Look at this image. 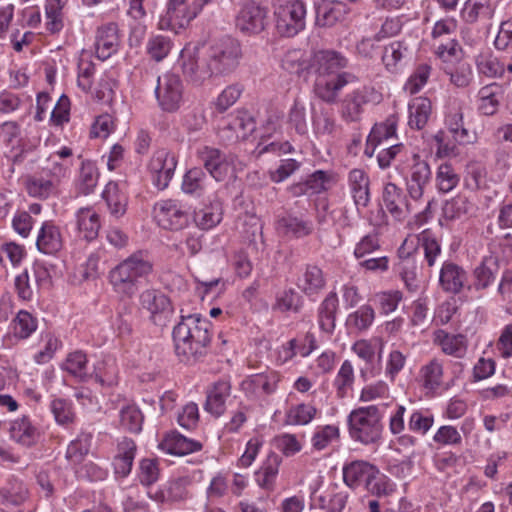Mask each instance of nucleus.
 Returning a JSON list of instances; mask_svg holds the SVG:
<instances>
[{
	"label": "nucleus",
	"instance_id": "f257e3e1",
	"mask_svg": "<svg viewBox=\"0 0 512 512\" xmlns=\"http://www.w3.org/2000/svg\"><path fill=\"white\" fill-rule=\"evenodd\" d=\"M211 329L212 323L200 314L181 316L172 331L178 359L192 364L203 358L211 343Z\"/></svg>",
	"mask_w": 512,
	"mask_h": 512
},
{
	"label": "nucleus",
	"instance_id": "f03ea898",
	"mask_svg": "<svg viewBox=\"0 0 512 512\" xmlns=\"http://www.w3.org/2000/svg\"><path fill=\"white\" fill-rule=\"evenodd\" d=\"M153 267L148 253L138 250L113 267L108 280L116 294L131 298L137 293L140 280L148 277Z\"/></svg>",
	"mask_w": 512,
	"mask_h": 512
},
{
	"label": "nucleus",
	"instance_id": "7ed1b4c3",
	"mask_svg": "<svg viewBox=\"0 0 512 512\" xmlns=\"http://www.w3.org/2000/svg\"><path fill=\"white\" fill-rule=\"evenodd\" d=\"M382 418L377 405L353 409L347 416L350 438L363 445L379 443L383 433Z\"/></svg>",
	"mask_w": 512,
	"mask_h": 512
},
{
	"label": "nucleus",
	"instance_id": "20e7f679",
	"mask_svg": "<svg viewBox=\"0 0 512 512\" xmlns=\"http://www.w3.org/2000/svg\"><path fill=\"white\" fill-rule=\"evenodd\" d=\"M215 77L232 74L239 66L242 48L238 40L226 36L205 47Z\"/></svg>",
	"mask_w": 512,
	"mask_h": 512
},
{
	"label": "nucleus",
	"instance_id": "39448f33",
	"mask_svg": "<svg viewBox=\"0 0 512 512\" xmlns=\"http://www.w3.org/2000/svg\"><path fill=\"white\" fill-rule=\"evenodd\" d=\"M275 25L284 37H293L305 28L306 6L301 0H276Z\"/></svg>",
	"mask_w": 512,
	"mask_h": 512
},
{
	"label": "nucleus",
	"instance_id": "423d86ee",
	"mask_svg": "<svg viewBox=\"0 0 512 512\" xmlns=\"http://www.w3.org/2000/svg\"><path fill=\"white\" fill-rule=\"evenodd\" d=\"M180 64L183 75L193 85L200 86L215 77L205 48L186 46L181 51Z\"/></svg>",
	"mask_w": 512,
	"mask_h": 512
},
{
	"label": "nucleus",
	"instance_id": "0eeeda50",
	"mask_svg": "<svg viewBox=\"0 0 512 512\" xmlns=\"http://www.w3.org/2000/svg\"><path fill=\"white\" fill-rule=\"evenodd\" d=\"M155 98L159 108L167 113L179 110L184 98V85L179 75L166 72L157 78Z\"/></svg>",
	"mask_w": 512,
	"mask_h": 512
},
{
	"label": "nucleus",
	"instance_id": "6e6552de",
	"mask_svg": "<svg viewBox=\"0 0 512 512\" xmlns=\"http://www.w3.org/2000/svg\"><path fill=\"white\" fill-rule=\"evenodd\" d=\"M206 0H168L165 16L160 20L161 28L177 32L185 28L202 11Z\"/></svg>",
	"mask_w": 512,
	"mask_h": 512
},
{
	"label": "nucleus",
	"instance_id": "1a4fd4ad",
	"mask_svg": "<svg viewBox=\"0 0 512 512\" xmlns=\"http://www.w3.org/2000/svg\"><path fill=\"white\" fill-rule=\"evenodd\" d=\"M153 213L157 223L168 230H181L187 227L190 222V214L187 208L172 199L155 203Z\"/></svg>",
	"mask_w": 512,
	"mask_h": 512
},
{
	"label": "nucleus",
	"instance_id": "9d476101",
	"mask_svg": "<svg viewBox=\"0 0 512 512\" xmlns=\"http://www.w3.org/2000/svg\"><path fill=\"white\" fill-rule=\"evenodd\" d=\"M375 90L370 86H362L345 94L340 101L339 115L346 123L361 120L365 106L374 99Z\"/></svg>",
	"mask_w": 512,
	"mask_h": 512
},
{
	"label": "nucleus",
	"instance_id": "9b49d317",
	"mask_svg": "<svg viewBox=\"0 0 512 512\" xmlns=\"http://www.w3.org/2000/svg\"><path fill=\"white\" fill-rule=\"evenodd\" d=\"M177 162L175 154L167 149H159L153 153L148 164V171L153 185L158 190L168 187L174 176Z\"/></svg>",
	"mask_w": 512,
	"mask_h": 512
},
{
	"label": "nucleus",
	"instance_id": "f8f14e48",
	"mask_svg": "<svg viewBox=\"0 0 512 512\" xmlns=\"http://www.w3.org/2000/svg\"><path fill=\"white\" fill-rule=\"evenodd\" d=\"M358 81L356 75L350 72H341L339 75L316 76L314 93L327 104H335L338 101L340 91L348 84Z\"/></svg>",
	"mask_w": 512,
	"mask_h": 512
},
{
	"label": "nucleus",
	"instance_id": "ddd939ff",
	"mask_svg": "<svg viewBox=\"0 0 512 512\" xmlns=\"http://www.w3.org/2000/svg\"><path fill=\"white\" fill-rule=\"evenodd\" d=\"M235 24L242 33L259 34L267 25V10L254 1H247L240 7Z\"/></svg>",
	"mask_w": 512,
	"mask_h": 512
},
{
	"label": "nucleus",
	"instance_id": "4468645a",
	"mask_svg": "<svg viewBox=\"0 0 512 512\" xmlns=\"http://www.w3.org/2000/svg\"><path fill=\"white\" fill-rule=\"evenodd\" d=\"M197 157L216 181L225 180L233 170L232 158L218 148L203 146L197 150Z\"/></svg>",
	"mask_w": 512,
	"mask_h": 512
},
{
	"label": "nucleus",
	"instance_id": "2eb2a0df",
	"mask_svg": "<svg viewBox=\"0 0 512 512\" xmlns=\"http://www.w3.org/2000/svg\"><path fill=\"white\" fill-rule=\"evenodd\" d=\"M431 180L429 164L418 155H413L412 163L406 176V190L412 200H420Z\"/></svg>",
	"mask_w": 512,
	"mask_h": 512
},
{
	"label": "nucleus",
	"instance_id": "dca6fc26",
	"mask_svg": "<svg viewBox=\"0 0 512 512\" xmlns=\"http://www.w3.org/2000/svg\"><path fill=\"white\" fill-rule=\"evenodd\" d=\"M73 166V150L63 146L45 159L40 170L59 184L70 176Z\"/></svg>",
	"mask_w": 512,
	"mask_h": 512
},
{
	"label": "nucleus",
	"instance_id": "f3484780",
	"mask_svg": "<svg viewBox=\"0 0 512 512\" xmlns=\"http://www.w3.org/2000/svg\"><path fill=\"white\" fill-rule=\"evenodd\" d=\"M280 375L275 371L253 374L241 383V389L248 397L260 398L273 394L278 387Z\"/></svg>",
	"mask_w": 512,
	"mask_h": 512
},
{
	"label": "nucleus",
	"instance_id": "a211bd4d",
	"mask_svg": "<svg viewBox=\"0 0 512 512\" xmlns=\"http://www.w3.org/2000/svg\"><path fill=\"white\" fill-rule=\"evenodd\" d=\"M94 47L97 58L102 61L116 54L120 47L118 25L110 22L98 27L95 33Z\"/></svg>",
	"mask_w": 512,
	"mask_h": 512
},
{
	"label": "nucleus",
	"instance_id": "6ab92c4d",
	"mask_svg": "<svg viewBox=\"0 0 512 512\" xmlns=\"http://www.w3.org/2000/svg\"><path fill=\"white\" fill-rule=\"evenodd\" d=\"M468 284V273L460 265L447 260L439 272V286L445 293L459 294Z\"/></svg>",
	"mask_w": 512,
	"mask_h": 512
},
{
	"label": "nucleus",
	"instance_id": "aec40b11",
	"mask_svg": "<svg viewBox=\"0 0 512 512\" xmlns=\"http://www.w3.org/2000/svg\"><path fill=\"white\" fill-rule=\"evenodd\" d=\"M382 199L387 211L397 221H404L413 211L402 189L394 183L385 184Z\"/></svg>",
	"mask_w": 512,
	"mask_h": 512
},
{
	"label": "nucleus",
	"instance_id": "412c9836",
	"mask_svg": "<svg viewBox=\"0 0 512 512\" xmlns=\"http://www.w3.org/2000/svg\"><path fill=\"white\" fill-rule=\"evenodd\" d=\"M348 59L335 50H319L313 54L311 67L316 76L339 75L341 69L346 68Z\"/></svg>",
	"mask_w": 512,
	"mask_h": 512
},
{
	"label": "nucleus",
	"instance_id": "4be33fe9",
	"mask_svg": "<svg viewBox=\"0 0 512 512\" xmlns=\"http://www.w3.org/2000/svg\"><path fill=\"white\" fill-rule=\"evenodd\" d=\"M256 129L252 115L247 111H238L221 129V137L227 141L245 140Z\"/></svg>",
	"mask_w": 512,
	"mask_h": 512
},
{
	"label": "nucleus",
	"instance_id": "5701e85b",
	"mask_svg": "<svg viewBox=\"0 0 512 512\" xmlns=\"http://www.w3.org/2000/svg\"><path fill=\"white\" fill-rule=\"evenodd\" d=\"M159 449L169 455L184 456L202 450L200 441L187 438L177 431L167 433L158 445Z\"/></svg>",
	"mask_w": 512,
	"mask_h": 512
},
{
	"label": "nucleus",
	"instance_id": "b1692460",
	"mask_svg": "<svg viewBox=\"0 0 512 512\" xmlns=\"http://www.w3.org/2000/svg\"><path fill=\"white\" fill-rule=\"evenodd\" d=\"M348 188L356 209L368 206L370 202V179L367 173L358 168L349 171L347 176Z\"/></svg>",
	"mask_w": 512,
	"mask_h": 512
},
{
	"label": "nucleus",
	"instance_id": "393cba45",
	"mask_svg": "<svg viewBox=\"0 0 512 512\" xmlns=\"http://www.w3.org/2000/svg\"><path fill=\"white\" fill-rule=\"evenodd\" d=\"M344 483L355 489L364 484L366 487L373 474L378 473V468L364 460H355L343 466Z\"/></svg>",
	"mask_w": 512,
	"mask_h": 512
},
{
	"label": "nucleus",
	"instance_id": "a878e982",
	"mask_svg": "<svg viewBox=\"0 0 512 512\" xmlns=\"http://www.w3.org/2000/svg\"><path fill=\"white\" fill-rule=\"evenodd\" d=\"M9 436L23 447H32L38 442L40 432L30 418L24 415L10 422Z\"/></svg>",
	"mask_w": 512,
	"mask_h": 512
},
{
	"label": "nucleus",
	"instance_id": "bb28decb",
	"mask_svg": "<svg viewBox=\"0 0 512 512\" xmlns=\"http://www.w3.org/2000/svg\"><path fill=\"white\" fill-rule=\"evenodd\" d=\"M230 394L231 384L229 381L215 382L206 392L204 410L215 417H220L226 410V400Z\"/></svg>",
	"mask_w": 512,
	"mask_h": 512
},
{
	"label": "nucleus",
	"instance_id": "cd10ccee",
	"mask_svg": "<svg viewBox=\"0 0 512 512\" xmlns=\"http://www.w3.org/2000/svg\"><path fill=\"white\" fill-rule=\"evenodd\" d=\"M140 305L150 313V318L156 322L157 318L166 316L172 311L170 299L160 290L146 289L140 294Z\"/></svg>",
	"mask_w": 512,
	"mask_h": 512
},
{
	"label": "nucleus",
	"instance_id": "c85d7f7f",
	"mask_svg": "<svg viewBox=\"0 0 512 512\" xmlns=\"http://www.w3.org/2000/svg\"><path fill=\"white\" fill-rule=\"evenodd\" d=\"M136 450V443L132 439L123 437L118 441L117 452L113 459L116 477L125 478L131 473Z\"/></svg>",
	"mask_w": 512,
	"mask_h": 512
},
{
	"label": "nucleus",
	"instance_id": "c756f323",
	"mask_svg": "<svg viewBox=\"0 0 512 512\" xmlns=\"http://www.w3.org/2000/svg\"><path fill=\"white\" fill-rule=\"evenodd\" d=\"M63 239L60 229L52 221L42 223L36 239V247L39 252L46 255H54L62 249Z\"/></svg>",
	"mask_w": 512,
	"mask_h": 512
},
{
	"label": "nucleus",
	"instance_id": "7c9ffc66",
	"mask_svg": "<svg viewBox=\"0 0 512 512\" xmlns=\"http://www.w3.org/2000/svg\"><path fill=\"white\" fill-rule=\"evenodd\" d=\"M188 484L189 480L185 477L173 479L168 481L155 492H148V496L159 503L180 502L185 500L188 496Z\"/></svg>",
	"mask_w": 512,
	"mask_h": 512
},
{
	"label": "nucleus",
	"instance_id": "2f4dec72",
	"mask_svg": "<svg viewBox=\"0 0 512 512\" xmlns=\"http://www.w3.org/2000/svg\"><path fill=\"white\" fill-rule=\"evenodd\" d=\"M296 285L308 297L317 296L326 285L322 269L316 265H306L298 276Z\"/></svg>",
	"mask_w": 512,
	"mask_h": 512
},
{
	"label": "nucleus",
	"instance_id": "473e14b6",
	"mask_svg": "<svg viewBox=\"0 0 512 512\" xmlns=\"http://www.w3.org/2000/svg\"><path fill=\"white\" fill-rule=\"evenodd\" d=\"M281 464L282 457L275 452H270L254 474L257 485L264 490L273 491Z\"/></svg>",
	"mask_w": 512,
	"mask_h": 512
},
{
	"label": "nucleus",
	"instance_id": "72a5a7b5",
	"mask_svg": "<svg viewBox=\"0 0 512 512\" xmlns=\"http://www.w3.org/2000/svg\"><path fill=\"white\" fill-rule=\"evenodd\" d=\"M496 4L492 0H466L461 16L467 23H489L494 17Z\"/></svg>",
	"mask_w": 512,
	"mask_h": 512
},
{
	"label": "nucleus",
	"instance_id": "f704fd0d",
	"mask_svg": "<svg viewBox=\"0 0 512 512\" xmlns=\"http://www.w3.org/2000/svg\"><path fill=\"white\" fill-rule=\"evenodd\" d=\"M463 116V109L458 103H452L445 116V126L453 140L459 144L471 142L469 131L464 127Z\"/></svg>",
	"mask_w": 512,
	"mask_h": 512
},
{
	"label": "nucleus",
	"instance_id": "c9c22d12",
	"mask_svg": "<svg viewBox=\"0 0 512 512\" xmlns=\"http://www.w3.org/2000/svg\"><path fill=\"white\" fill-rule=\"evenodd\" d=\"M93 378L96 383L102 387H113L119 381V368L115 358L106 356L97 361L93 366V372L90 379Z\"/></svg>",
	"mask_w": 512,
	"mask_h": 512
},
{
	"label": "nucleus",
	"instance_id": "e433bc0d",
	"mask_svg": "<svg viewBox=\"0 0 512 512\" xmlns=\"http://www.w3.org/2000/svg\"><path fill=\"white\" fill-rule=\"evenodd\" d=\"M433 342L446 355L461 358L466 353L465 337L461 334H450L443 329H438L433 334Z\"/></svg>",
	"mask_w": 512,
	"mask_h": 512
},
{
	"label": "nucleus",
	"instance_id": "4c0bfd02",
	"mask_svg": "<svg viewBox=\"0 0 512 512\" xmlns=\"http://www.w3.org/2000/svg\"><path fill=\"white\" fill-rule=\"evenodd\" d=\"M443 375V362L435 357L420 367L418 381L424 390L434 392L442 385Z\"/></svg>",
	"mask_w": 512,
	"mask_h": 512
},
{
	"label": "nucleus",
	"instance_id": "58836bf2",
	"mask_svg": "<svg viewBox=\"0 0 512 512\" xmlns=\"http://www.w3.org/2000/svg\"><path fill=\"white\" fill-rule=\"evenodd\" d=\"M58 185L52 178L44 175L41 170L25 179V189L28 195L41 200L48 199L55 194Z\"/></svg>",
	"mask_w": 512,
	"mask_h": 512
},
{
	"label": "nucleus",
	"instance_id": "ea45409f",
	"mask_svg": "<svg viewBox=\"0 0 512 512\" xmlns=\"http://www.w3.org/2000/svg\"><path fill=\"white\" fill-rule=\"evenodd\" d=\"M277 232L286 237L300 238L309 235L313 230L311 221L294 215H285L276 222Z\"/></svg>",
	"mask_w": 512,
	"mask_h": 512
},
{
	"label": "nucleus",
	"instance_id": "a19ab883",
	"mask_svg": "<svg viewBox=\"0 0 512 512\" xmlns=\"http://www.w3.org/2000/svg\"><path fill=\"white\" fill-rule=\"evenodd\" d=\"M406 407L402 404H397L389 417V431L392 435L397 437V444L403 448L414 447L418 440L411 434L404 433L405 430V416Z\"/></svg>",
	"mask_w": 512,
	"mask_h": 512
},
{
	"label": "nucleus",
	"instance_id": "79ce46f5",
	"mask_svg": "<svg viewBox=\"0 0 512 512\" xmlns=\"http://www.w3.org/2000/svg\"><path fill=\"white\" fill-rule=\"evenodd\" d=\"M417 248L423 252L424 262L431 268L435 266L442 254V247L437 235L425 229L417 235Z\"/></svg>",
	"mask_w": 512,
	"mask_h": 512
},
{
	"label": "nucleus",
	"instance_id": "37998d69",
	"mask_svg": "<svg viewBox=\"0 0 512 512\" xmlns=\"http://www.w3.org/2000/svg\"><path fill=\"white\" fill-rule=\"evenodd\" d=\"M408 125L412 129H423L432 113L431 101L426 97H415L408 104Z\"/></svg>",
	"mask_w": 512,
	"mask_h": 512
},
{
	"label": "nucleus",
	"instance_id": "c03bdc74",
	"mask_svg": "<svg viewBox=\"0 0 512 512\" xmlns=\"http://www.w3.org/2000/svg\"><path fill=\"white\" fill-rule=\"evenodd\" d=\"M338 307L339 302L335 292H330L320 303L317 311V319L322 331L328 334L334 331Z\"/></svg>",
	"mask_w": 512,
	"mask_h": 512
},
{
	"label": "nucleus",
	"instance_id": "a18cd8bd",
	"mask_svg": "<svg viewBox=\"0 0 512 512\" xmlns=\"http://www.w3.org/2000/svg\"><path fill=\"white\" fill-rule=\"evenodd\" d=\"M76 223L79 234L87 241L98 236L101 224L98 213L92 208H80L76 213Z\"/></svg>",
	"mask_w": 512,
	"mask_h": 512
},
{
	"label": "nucleus",
	"instance_id": "49530a36",
	"mask_svg": "<svg viewBox=\"0 0 512 512\" xmlns=\"http://www.w3.org/2000/svg\"><path fill=\"white\" fill-rule=\"evenodd\" d=\"M60 367L80 382H87L90 379L88 358L82 350H76L67 354Z\"/></svg>",
	"mask_w": 512,
	"mask_h": 512
},
{
	"label": "nucleus",
	"instance_id": "de8ad7c7",
	"mask_svg": "<svg viewBox=\"0 0 512 512\" xmlns=\"http://www.w3.org/2000/svg\"><path fill=\"white\" fill-rule=\"evenodd\" d=\"M102 197L112 216L119 218L125 214L128 198L118 183L109 182L102 192Z\"/></svg>",
	"mask_w": 512,
	"mask_h": 512
},
{
	"label": "nucleus",
	"instance_id": "09e8293b",
	"mask_svg": "<svg viewBox=\"0 0 512 512\" xmlns=\"http://www.w3.org/2000/svg\"><path fill=\"white\" fill-rule=\"evenodd\" d=\"M347 13L348 9L342 2L323 3L316 9V24L322 27H332L341 21Z\"/></svg>",
	"mask_w": 512,
	"mask_h": 512
},
{
	"label": "nucleus",
	"instance_id": "8fccbe9b",
	"mask_svg": "<svg viewBox=\"0 0 512 512\" xmlns=\"http://www.w3.org/2000/svg\"><path fill=\"white\" fill-rule=\"evenodd\" d=\"M497 258L495 256H486L482 262L474 269L473 287L475 290H484L488 288L495 280V275L499 269Z\"/></svg>",
	"mask_w": 512,
	"mask_h": 512
},
{
	"label": "nucleus",
	"instance_id": "3c124183",
	"mask_svg": "<svg viewBox=\"0 0 512 512\" xmlns=\"http://www.w3.org/2000/svg\"><path fill=\"white\" fill-rule=\"evenodd\" d=\"M29 492L25 484L15 478L0 486V503L3 505L20 506L28 499Z\"/></svg>",
	"mask_w": 512,
	"mask_h": 512
},
{
	"label": "nucleus",
	"instance_id": "603ef678",
	"mask_svg": "<svg viewBox=\"0 0 512 512\" xmlns=\"http://www.w3.org/2000/svg\"><path fill=\"white\" fill-rule=\"evenodd\" d=\"M475 64L479 74L489 78L501 77L505 72V65L489 50L480 52L475 57Z\"/></svg>",
	"mask_w": 512,
	"mask_h": 512
},
{
	"label": "nucleus",
	"instance_id": "864d4df0",
	"mask_svg": "<svg viewBox=\"0 0 512 512\" xmlns=\"http://www.w3.org/2000/svg\"><path fill=\"white\" fill-rule=\"evenodd\" d=\"M318 414V409L310 403L292 405L285 413V424L305 426L311 423Z\"/></svg>",
	"mask_w": 512,
	"mask_h": 512
},
{
	"label": "nucleus",
	"instance_id": "5fc2aeb1",
	"mask_svg": "<svg viewBox=\"0 0 512 512\" xmlns=\"http://www.w3.org/2000/svg\"><path fill=\"white\" fill-rule=\"evenodd\" d=\"M99 180V171L96 164L90 160L81 163L77 177V189L83 195L94 192Z\"/></svg>",
	"mask_w": 512,
	"mask_h": 512
},
{
	"label": "nucleus",
	"instance_id": "6e6d98bb",
	"mask_svg": "<svg viewBox=\"0 0 512 512\" xmlns=\"http://www.w3.org/2000/svg\"><path fill=\"white\" fill-rule=\"evenodd\" d=\"M340 439V428L335 424L317 426L311 436V446L315 451H322L338 442Z\"/></svg>",
	"mask_w": 512,
	"mask_h": 512
},
{
	"label": "nucleus",
	"instance_id": "4d7b16f0",
	"mask_svg": "<svg viewBox=\"0 0 512 512\" xmlns=\"http://www.w3.org/2000/svg\"><path fill=\"white\" fill-rule=\"evenodd\" d=\"M303 306L302 296L293 288L284 289L277 293L272 306L273 311L298 313Z\"/></svg>",
	"mask_w": 512,
	"mask_h": 512
},
{
	"label": "nucleus",
	"instance_id": "13d9d810",
	"mask_svg": "<svg viewBox=\"0 0 512 512\" xmlns=\"http://www.w3.org/2000/svg\"><path fill=\"white\" fill-rule=\"evenodd\" d=\"M222 220V207L220 203H212L194 213V222L202 230H209Z\"/></svg>",
	"mask_w": 512,
	"mask_h": 512
},
{
	"label": "nucleus",
	"instance_id": "bf43d9fd",
	"mask_svg": "<svg viewBox=\"0 0 512 512\" xmlns=\"http://www.w3.org/2000/svg\"><path fill=\"white\" fill-rule=\"evenodd\" d=\"M355 381L354 368L349 360H345L333 380V387L338 398H344L353 389Z\"/></svg>",
	"mask_w": 512,
	"mask_h": 512
},
{
	"label": "nucleus",
	"instance_id": "052dcab7",
	"mask_svg": "<svg viewBox=\"0 0 512 512\" xmlns=\"http://www.w3.org/2000/svg\"><path fill=\"white\" fill-rule=\"evenodd\" d=\"M499 90L497 84L487 85L479 90L478 110L486 116L494 115L499 107Z\"/></svg>",
	"mask_w": 512,
	"mask_h": 512
},
{
	"label": "nucleus",
	"instance_id": "680f3d73",
	"mask_svg": "<svg viewBox=\"0 0 512 512\" xmlns=\"http://www.w3.org/2000/svg\"><path fill=\"white\" fill-rule=\"evenodd\" d=\"M37 319L28 311L20 310L12 320V330L16 338L27 339L37 329Z\"/></svg>",
	"mask_w": 512,
	"mask_h": 512
},
{
	"label": "nucleus",
	"instance_id": "e2e57ef3",
	"mask_svg": "<svg viewBox=\"0 0 512 512\" xmlns=\"http://www.w3.org/2000/svg\"><path fill=\"white\" fill-rule=\"evenodd\" d=\"M435 181L439 192L448 193L457 187L460 176L451 164L442 163L437 168Z\"/></svg>",
	"mask_w": 512,
	"mask_h": 512
},
{
	"label": "nucleus",
	"instance_id": "0e129e2a",
	"mask_svg": "<svg viewBox=\"0 0 512 512\" xmlns=\"http://www.w3.org/2000/svg\"><path fill=\"white\" fill-rule=\"evenodd\" d=\"M67 0H47L45 5L46 14V27L51 33H57L62 30L63 23V8Z\"/></svg>",
	"mask_w": 512,
	"mask_h": 512
},
{
	"label": "nucleus",
	"instance_id": "69168bd1",
	"mask_svg": "<svg viewBox=\"0 0 512 512\" xmlns=\"http://www.w3.org/2000/svg\"><path fill=\"white\" fill-rule=\"evenodd\" d=\"M281 65L282 68L289 73L299 75L307 70L311 66V63H309L308 58L302 50L294 49L284 54Z\"/></svg>",
	"mask_w": 512,
	"mask_h": 512
},
{
	"label": "nucleus",
	"instance_id": "338daca9",
	"mask_svg": "<svg viewBox=\"0 0 512 512\" xmlns=\"http://www.w3.org/2000/svg\"><path fill=\"white\" fill-rule=\"evenodd\" d=\"M473 204L463 195H457L447 200L443 205V215L446 219H459L471 212Z\"/></svg>",
	"mask_w": 512,
	"mask_h": 512
},
{
	"label": "nucleus",
	"instance_id": "774afa93",
	"mask_svg": "<svg viewBox=\"0 0 512 512\" xmlns=\"http://www.w3.org/2000/svg\"><path fill=\"white\" fill-rule=\"evenodd\" d=\"M434 424V417L428 410L415 409L408 418V430L419 435H426Z\"/></svg>",
	"mask_w": 512,
	"mask_h": 512
}]
</instances>
